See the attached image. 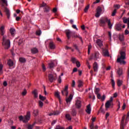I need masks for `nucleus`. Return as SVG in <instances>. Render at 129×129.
Returning <instances> with one entry per match:
<instances>
[{
	"instance_id": "1",
	"label": "nucleus",
	"mask_w": 129,
	"mask_h": 129,
	"mask_svg": "<svg viewBox=\"0 0 129 129\" xmlns=\"http://www.w3.org/2000/svg\"><path fill=\"white\" fill-rule=\"evenodd\" d=\"M1 1H2L1 5L2 7V9L3 10L4 12L6 13V15L7 16V18L9 19L10 18L11 13L9 9H8L7 7H6V6L7 7L8 6V4L7 3V0H1Z\"/></svg>"
},
{
	"instance_id": "2",
	"label": "nucleus",
	"mask_w": 129,
	"mask_h": 129,
	"mask_svg": "<svg viewBox=\"0 0 129 129\" xmlns=\"http://www.w3.org/2000/svg\"><path fill=\"white\" fill-rule=\"evenodd\" d=\"M7 36H4L3 38V45L5 46V48L8 49L10 47V41L7 40Z\"/></svg>"
},
{
	"instance_id": "3",
	"label": "nucleus",
	"mask_w": 129,
	"mask_h": 129,
	"mask_svg": "<svg viewBox=\"0 0 129 129\" xmlns=\"http://www.w3.org/2000/svg\"><path fill=\"white\" fill-rule=\"evenodd\" d=\"M19 118L20 121H23L25 123L27 122L30 118V112H27V114L25 117L21 115Z\"/></svg>"
},
{
	"instance_id": "4",
	"label": "nucleus",
	"mask_w": 129,
	"mask_h": 129,
	"mask_svg": "<svg viewBox=\"0 0 129 129\" xmlns=\"http://www.w3.org/2000/svg\"><path fill=\"white\" fill-rule=\"evenodd\" d=\"M68 89L69 85H66L64 87V89L63 90H61V94L63 96L65 95L66 97H68L69 95Z\"/></svg>"
},
{
	"instance_id": "5",
	"label": "nucleus",
	"mask_w": 129,
	"mask_h": 129,
	"mask_svg": "<svg viewBox=\"0 0 129 129\" xmlns=\"http://www.w3.org/2000/svg\"><path fill=\"white\" fill-rule=\"evenodd\" d=\"M120 56L117 58V62H119V61L120 60V59H121L122 60H125V59L126 54L124 51H121L120 52Z\"/></svg>"
},
{
	"instance_id": "6",
	"label": "nucleus",
	"mask_w": 129,
	"mask_h": 129,
	"mask_svg": "<svg viewBox=\"0 0 129 129\" xmlns=\"http://www.w3.org/2000/svg\"><path fill=\"white\" fill-rule=\"evenodd\" d=\"M73 96L72 94H70L69 97L66 98V102L67 104L68 105V106H70V105L71 104V102L73 99Z\"/></svg>"
},
{
	"instance_id": "7",
	"label": "nucleus",
	"mask_w": 129,
	"mask_h": 129,
	"mask_svg": "<svg viewBox=\"0 0 129 129\" xmlns=\"http://www.w3.org/2000/svg\"><path fill=\"white\" fill-rule=\"evenodd\" d=\"M113 101V97H111L110 99L107 101V102L105 104V108L106 109L109 108V107L111 106V103Z\"/></svg>"
},
{
	"instance_id": "8",
	"label": "nucleus",
	"mask_w": 129,
	"mask_h": 129,
	"mask_svg": "<svg viewBox=\"0 0 129 129\" xmlns=\"http://www.w3.org/2000/svg\"><path fill=\"white\" fill-rule=\"evenodd\" d=\"M101 26H104L105 25V23L108 21V19L107 18H101L100 20Z\"/></svg>"
},
{
	"instance_id": "9",
	"label": "nucleus",
	"mask_w": 129,
	"mask_h": 129,
	"mask_svg": "<svg viewBox=\"0 0 129 129\" xmlns=\"http://www.w3.org/2000/svg\"><path fill=\"white\" fill-rule=\"evenodd\" d=\"M96 10H97V12L95 15V17L96 18H99L101 15V13L102 11V9L101 8V7H100V6H98V7H97Z\"/></svg>"
},
{
	"instance_id": "10",
	"label": "nucleus",
	"mask_w": 129,
	"mask_h": 129,
	"mask_svg": "<svg viewBox=\"0 0 129 129\" xmlns=\"http://www.w3.org/2000/svg\"><path fill=\"white\" fill-rule=\"evenodd\" d=\"M48 77V80L50 83H53L54 81H56V78L54 77L52 74H49Z\"/></svg>"
},
{
	"instance_id": "11",
	"label": "nucleus",
	"mask_w": 129,
	"mask_h": 129,
	"mask_svg": "<svg viewBox=\"0 0 129 129\" xmlns=\"http://www.w3.org/2000/svg\"><path fill=\"white\" fill-rule=\"evenodd\" d=\"M76 108L78 109H80L81 108L82 106V103H81V101L79 100H77L76 101Z\"/></svg>"
},
{
	"instance_id": "12",
	"label": "nucleus",
	"mask_w": 129,
	"mask_h": 129,
	"mask_svg": "<svg viewBox=\"0 0 129 129\" xmlns=\"http://www.w3.org/2000/svg\"><path fill=\"white\" fill-rule=\"evenodd\" d=\"M48 46H49V48L51 49H54L55 48V45L52 42H49Z\"/></svg>"
},
{
	"instance_id": "13",
	"label": "nucleus",
	"mask_w": 129,
	"mask_h": 129,
	"mask_svg": "<svg viewBox=\"0 0 129 129\" xmlns=\"http://www.w3.org/2000/svg\"><path fill=\"white\" fill-rule=\"evenodd\" d=\"M60 113V111H55V112H53V113H50L48 114V116H51L52 115H58Z\"/></svg>"
},
{
	"instance_id": "14",
	"label": "nucleus",
	"mask_w": 129,
	"mask_h": 129,
	"mask_svg": "<svg viewBox=\"0 0 129 129\" xmlns=\"http://www.w3.org/2000/svg\"><path fill=\"white\" fill-rule=\"evenodd\" d=\"M117 74L119 77L122 75L123 72H122V68H118V70L117 71Z\"/></svg>"
},
{
	"instance_id": "15",
	"label": "nucleus",
	"mask_w": 129,
	"mask_h": 129,
	"mask_svg": "<svg viewBox=\"0 0 129 129\" xmlns=\"http://www.w3.org/2000/svg\"><path fill=\"white\" fill-rule=\"evenodd\" d=\"M124 119H125V116H123L122 118V120L121 121V124H120V129H124Z\"/></svg>"
},
{
	"instance_id": "16",
	"label": "nucleus",
	"mask_w": 129,
	"mask_h": 129,
	"mask_svg": "<svg viewBox=\"0 0 129 129\" xmlns=\"http://www.w3.org/2000/svg\"><path fill=\"white\" fill-rule=\"evenodd\" d=\"M66 35L68 39H70L71 38L70 34H72V32L69 30H67L66 31Z\"/></svg>"
},
{
	"instance_id": "17",
	"label": "nucleus",
	"mask_w": 129,
	"mask_h": 129,
	"mask_svg": "<svg viewBox=\"0 0 129 129\" xmlns=\"http://www.w3.org/2000/svg\"><path fill=\"white\" fill-rule=\"evenodd\" d=\"M86 112L89 114H90V113H91V108L90 107V104L87 106V109L86 110Z\"/></svg>"
},
{
	"instance_id": "18",
	"label": "nucleus",
	"mask_w": 129,
	"mask_h": 129,
	"mask_svg": "<svg viewBox=\"0 0 129 129\" xmlns=\"http://www.w3.org/2000/svg\"><path fill=\"white\" fill-rule=\"evenodd\" d=\"M123 22L125 24H127V28H129V18H126L125 17L123 18Z\"/></svg>"
},
{
	"instance_id": "19",
	"label": "nucleus",
	"mask_w": 129,
	"mask_h": 129,
	"mask_svg": "<svg viewBox=\"0 0 129 129\" xmlns=\"http://www.w3.org/2000/svg\"><path fill=\"white\" fill-rule=\"evenodd\" d=\"M31 50L32 54H37L39 51L38 49L36 47L32 48Z\"/></svg>"
},
{
	"instance_id": "20",
	"label": "nucleus",
	"mask_w": 129,
	"mask_h": 129,
	"mask_svg": "<svg viewBox=\"0 0 129 129\" xmlns=\"http://www.w3.org/2000/svg\"><path fill=\"white\" fill-rule=\"evenodd\" d=\"M0 33H1V35H2V36H4L5 33V27L4 26H2L0 28Z\"/></svg>"
},
{
	"instance_id": "21",
	"label": "nucleus",
	"mask_w": 129,
	"mask_h": 129,
	"mask_svg": "<svg viewBox=\"0 0 129 129\" xmlns=\"http://www.w3.org/2000/svg\"><path fill=\"white\" fill-rule=\"evenodd\" d=\"M94 57L95 59H99V58H100V54L99 53V52L95 51V53H94Z\"/></svg>"
},
{
	"instance_id": "22",
	"label": "nucleus",
	"mask_w": 129,
	"mask_h": 129,
	"mask_svg": "<svg viewBox=\"0 0 129 129\" xmlns=\"http://www.w3.org/2000/svg\"><path fill=\"white\" fill-rule=\"evenodd\" d=\"M93 69H94V71L95 72H97V70H98V64L96 62H95L93 64Z\"/></svg>"
},
{
	"instance_id": "23",
	"label": "nucleus",
	"mask_w": 129,
	"mask_h": 129,
	"mask_svg": "<svg viewBox=\"0 0 129 129\" xmlns=\"http://www.w3.org/2000/svg\"><path fill=\"white\" fill-rule=\"evenodd\" d=\"M55 97H56L58 98V99L59 100V103H61V97H60V95H59V92H56L55 93Z\"/></svg>"
},
{
	"instance_id": "24",
	"label": "nucleus",
	"mask_w": 129,
	"mask_h": 129,
	"mask_svg": "<svg viewBox=\"0 0 129 129\" xmlns=\"http://www.w3.org/2000/svg\"><path fill=\"white\" fill-rule=\"evenodd\" d=\"M54 63L52 61L48 63V68L49 69H52L54 68Z\"/></svg>"
},
{
	"instance_id": "25",
	"label": "nucleus",
	"mask_w": 129,
	"mask_h": 129,
	"mask_svg": "<svg viewBox=\"0 0 129 129\" xmlns=\"http://www.w3.org/2000/svg\"><path fill=\"white\" fill-rule=\"evenodd\" d=\"M73 37H74L75 38H78L81 40L82 43L84 42V41L83 40V39H82V37H81L80 35H74Z\"/></svg>"
},
{
	"instance_id": "26",
	"label": "nucleus",
	"mask_w": 129,
	"mask_h": 129,
	"mask_svg": "<svg viewBox=\"0 0 129 129\" xmlns=\"http://www.w3.org/2000/svg\"><path fill=\"white\" fill-rule=\"evenodd\" d=\"M8 64L10 67H12L14 66V62L12 59H9L8 61Z\"/></svg>"
},
{
	"instance_id": "27",
	"label": "nucleus",
	"mask_w": 129,
	"mask_h": 129,
	"mask_svg": "<svg viewBox=\"0 0 129 129\" xmlns=\"http://www.w3.org/2000/svg\"><path fill=\"white\" fill-rule=\"evenodd\" d=\"M32 93L33 95H34V98H37L38 93H37V90L35 89L33 90V91L32 92Z\"/></svg>"
},
{
	"instance_id": "28",
	"label": "nucleus",
	"mask_w": 129,
	"mask_h": 129,
	"mask_svg": "<svg viewBox=\"0 0 129 129\" xmlns=\"http://www.w3.org/2000/svg\"><path fill=\"white\" fill-rule=\"evenodd\" d=\"M10 32L12 36H14L15 33L16 32V30L14 28H11L10 30Z\"/></svg>"
},
{
	"instance_id": "29",
	"label": "nucleus",
	"mask_w": 129,
	"mask_h": 129,
	"mask_svg": "<svg viewBox=\"0 0 129 129\" xmlns=\"http://www.w3.org/2000/svg\"><path fill=\"white\" fill-rule=\"evenodd\" d=\"M115 29L117 30V31H120L121 30V26L120 24H117L116 26H115Z\"/></svg>"
},
{
	"instance_id": "30",
	"label": "nucleus",
	"mask_w": 129,
	"mask_h": 129,
	"mask_svg": "<svg viewBox=\"0 0 129 129\" xmlns=\"http://www.w3.org/2000/svg\"><path fill=\"white\" fill-rule=\"evenodd\" d=\"M77 110H76V109H72V115L73 116H75L77 115Z\"/></svg>"
},
{
	"instance_id": "31",
	"label": "nucleus",
	"mask_w": 129,
	"mask_h": 129,
	"mask_svg": "<svg viewBox=\"0 0 129 129\" xmlns=\"http://www.w3.org/2000/svg\"><path fill=\"white\" fill-rule=\"evenodd\" d=\"M103 53L104 54V56H107V57H109V51L107 49H104L103 50Z\"/></svg>"
},
{
	"instance_id": "32",
	"label": "nucleus",
	"mask_w": 129,
	"mask_h": 129,
	"mask_svg": "<svg viewBox=\"0 0 129 129\" xmlns=\"http://www.w3.org/2000/svg\"><path fill=\"white\" fill-rule=\"evenodd\" d=\"M96 43L99 47H101L102 46V42L100 39L97 40Z\"/></svg>"
},
{
	"instance_id": "33",
	"label": "nucleus",
	"mask_w": 129,
	"mask_h": 129,
	"mask_svg": "<svg viewBox=\"0 0 129 129\" xmlns=\"http://www.w3.org/2000/svg\"><path fill=\"white\" fill-rule=\"evenodd\" d=\"M50 11V8L48 6H45L44 8V12L45 13H48Z\"/></svg>"
},
{
	"instance_id": "34",
	"label": "nucleus",
	"mask_w": 129,
	"mask_h": 129,
	"mask_svg": "<svg viewBox=\"0 0 129 129\" xmlns=\"http://www.w3.org/2000/svg\"><path fill=\"white\" fill-rule=\"evenodd\" d=\"M118 63H120V64L125 65L126 64V61L124 59H120L119 61H117Z\"/></svg>"
},
{
	"instance_id": "35",
	"label": "nucleus",
	"mask_w": 129,
	"mask_h": 129,
	"mask_svg": "<svg viewBox=\"0 0 129 129\" xmlns=\"http://www.w3.org/2000/svg\"><path fill=\"white\" fill-rule=\"evenodd\" d=\"M19 61L21 63H25L26 59L24 57H20L19 58Z\"/></svg>"
},
{
	"instance_id": "36",
	"label": "nucleus",
	"mask_w": 129,
	"mask_h": 129,
	"mask_svg": "<svg viewBox=\"0 0 129 129\" xmlns=\"http://www.w3.org/2000/svg\"><path fill=\"white\" fill-rule=\"evenodd\" d=\"M71 61L73 64H76L78 60V59L75 57H72L71 58Z\"/></svg>"
},
{
	"instance_id": "37",
	"label": "nucleus",
	"mask_w": 129,
	"mask_h": 129,
	"mask_svg": "<svg viewBox=\"0 0 129 129\" xmlns=\"http://www.w3.org/2000/svg\"><path fill=\"white\" fill-rule=\"evenodd\" d=\"M78 87L81 88L83 86V82L82 80H79L78 81Z\"/></svg>"
},
{
	"instance_id": "38",
	"label": "nucleus",
	"mask_w": 129,
	"mask_h": 129,
	"mask_svg": "<svg viewBox=\"0 0 129 129\" xmlns=\"http://www.w3.org/2000/svg\"><path fill=\"white\" fill-rule=\"evenodd\" d=\"M33 114H34L35 116H37L39 114L38 110H33Z\"/></svg>"
},
{
	"instance_id": "39",
	"label": "nucleus",
	"mask_w": 129,
	"mask_h": 129,
	"mask_svg": "<svg viewBox=\"0 0 129 129\" xmlns=\"http://www.w3.org/2000/svg\"><path fill=\"white\" fill-rule=\"evenodd\" d=\"M39 99L40 100L44 101L46 99V97L42 96L41 94L39 95Z\"/></svg>"
},
{
	"instance_id": "40",
	"label": "nucleus",
	"mask_w": 129,
	"mask_h": 129,
	"mask_svg": "<svg viewBox=\"0 0 129 129\" xmlns=\"http://www.w3.org/2000/svg\"><path fill=\"white\" fill-rule=\"evenodd\" d=\"M38 105H39V107L42 108L43 106V101H42L41 100H39L38 101Z\"/></svg>"
},
{
	"instance_id": "41",
	"label": "nucleus",
	"mask_w": 129,
	"mask_h": 129,
	"mask_svg": "<svg viewBox=\"0 0 129 129\" xmlns=\"http://www.w3.org/2000/svg\"><path fill=\"white\" fill-rule=\"evenodd\" d=\"M90 129H98V126L96 125L95 127H94V124L93 123H92L91 124L90 126Z\"/></svg>"
},
{
	"instance_id": "42",
	"label": "nucleus",
	"mask_w": 129,
	"mask_h": 129,
	"mask_svg": "<svg viewBox=\"0 0 129 129\" xmlns=\"http://www.w3.org/2000/svg\"><path fill=\"white\" fill-rule=\"evenodd\" d=\"M91 48H92V46H91V44L88 45V55H89V54H90V49H91Z\"/></svg>"
},
{
	"instance_id": "43",
	"label": "nucleus",
	"mask_w": 129,
	"mask_h": 129,
	"mask_svg": "<svg viewBox=\"0 0 129 129\" xmlns=\"http://www.w3.org/2000/svg\"><path fill=\"white\" fill-rule=\"evenodd\" d=\"M122 81H121L120 80H118L117 81V84L118 87H120L121 86V85H122Z\"/></svg>"
},
{
	"instance_id": "44",
	"label": "nucleus",
	"mask_w": 129,
	"mask_h": 129,
	"mask_svg": "<svg viewBox=\"0 0 129 129\" xmlns=\"http://www.w3.org/2000/svg\"><path fill=\"white\" fill-rule=\"evenodd\" d=\"M118 38H119V39L121 41H123V40H124V37H123V35H119Z\"/></svg>"
},
{
	"instance_id": "45",
	"label": "nucleus",
	"mask_w": 129,
	"mask_h": 129,
	"mask_svg": "<svg viewBox=\"0 0 129 129\" xmlns=\"http://www.w3.org/2000/svg\"><path fill=\"white\" fill-rule=\"evenodd\" d=\"M66 119H67L69 120H72V118H71V116L69 114H66Z\"/></svg>"
},
{
	"instance_id": "46",
	"label": "nucleus",
	"mask_w": 129,
	"mask_h": 129,
	"mask_svg": "<svg viewBox=\"0 0 129 129\" xmlns=\"http://www.w3.org/2000/svg\"><path fill=\"white\" fill-rule=\"evenodd\" d=\"M77 68H80L81 66L80 62L78 60L77 62L75 63Z\"/></svg>"
},
{
	"instance_id": "47",
	"label": "nucleus",
	"mask_w": 129,
	"mask_h": 129,
	"mask_svg": "<svg viewBox=\"0 0 129 129\" xmlns=\"http://www.w3.org/2000/svg\"><path fill=\"white\" fill-rule=\"evenodd\" d=\"M107 23H108V26H109V29H111L112 25H111L110 20H108V22H107Z\"/></svg>"
},
{
	"instance_id": "48",
	"label": "nucleus",
	"mask_w": 129,
	"mask_h": 129,
	"mask_svg": "<svg viewBox=\"0 0 129 129\" xmlns=\"http://www.w3.org/2000/svg\"><path fill=\"white\" fill-rule=\"evenodd\" d=\"M116 12H117V9H114V10H113L112 13V15L111 16L114 17L115 16V14L116 13Z\"/></svg>"
},
{
	"instance_id": "49",
	"label": "nucleus",
	"mask_w": 129,
	"mask_h": 129,
	"mask_svg": "<svg viewBox=\"0 0 129 129\" xmlns=\"http://www.w3.org/2000/svg\"><path fill=\"white\" fill-rule=\"evenodd\" d=\"M111 81L112 86L113 88L114 89V86H115V82H114L113 79H111Z\"/></svg>"
},
{
	"instance_id": "50",
	"label": "nucleus",
	"mask_w": 129,
	"mask_h": 129,
	"mask_svg": "<svg viewBox=\"0 0 129 129\" xmlns=\"http://www.w3.org/2000/svg\"><path fill=\"white\" fill-rule=\"evenodd\" d=\"M100 91V89L99 88H96L95 90V93L96 94H98L99 92Z\"/></svg>"
},
{
	"instance_id": "51",
	"label": "nucleus",
	"mask_w": 129,
	"mask_h": 129,
	"mask_svg": "<svg viewBox=\"0 0 129 129\" xmlns=\"http://www.w3.org/2000/svg\"><path fill=\"white\" fill-rule=\"evenodd\" d=\"M89 9V5H87V6L86 7L85 9H84V12L85 13L87 12V11H88Z\"/></svg>"
},
{
	"instance_id": "52",
	"label": "nucleus",
	"mask_w": 129,
	"mask_h": 129,
	"mask_svg": "<svg viewBox=\"0 0 129 129\" xmlns=\"http://www.w3.org/2000/svg\"><path fill=\"white\" fill-rule=\"evenodd\" d=\"M55 129H64V128H63V127H61V126H59V125H56Z\"/></svg>"
},
{
	"instance_id": "53",
	"label": "nucleus",
	"mask_w": 129,
	"mask_h": 129,
	"mask_svg": "<svg viewBox=\"0 0 129 129\" xmlns=\"http://www.w3.org/2000/svg\"><path fill=\"white\" fill-rule=\"evenodd\" d=\"M58 83L59 84H61V76H59L58 79L57 80Z\"/></svg>"
},
{
	"instance_id": "54",
	"label": "nucleus",
	"mask_w": 129,
	"mask_h": 129,
	"mask_svg": "<svg viewBox=\"0 0 129 129\" xmlns=\"http://www.w3.org/2000/svg\"><path fill=\"white\" fill-rule=\"evenodd\" d=\"M100 99L102 101H104V100L105 99V95H103L102 97H101Z\"/></svg>"
},
{
	"instance_id": "55",
	"label": "nucleus",
	"mask_w": 129,
	"mask_h": 129,
	"mask_svg": "<svg viewBox=\"0 0 129 129\" xmlns=\"http://www.w3.org/2000/svg\"><path fill=\"white\" fill-rule=\"evenodd\" d=\"M73 46L75 48V49H76L77 50H78V51L79 50V48H78V46H77V45L76 44H74V45H73Z\"/></svg>"
},
{
	"instance_id": "56",
	"label": "nucleus",
	"mask_w": 129,
	"mask_h": 129,
	"mask_svg": "<svg viewBox=\"0 0 129 129\" xmlns=\"http://www.w3.org/2000/svg\"><path fill=\"white\" fill-rule=\"evenodd\" d=\"M23 96H25L27 94V91L26 89L22 93Z\"/></svg>"
},
{
	"instance_id": "57",
	"label": "nucleus",
	"mask_w": 129,
	"mask_h": 129,
	"mask_svg": "<svg viewBox=\"0 0 129 129\" xmlns=\"http://www.w3.org/2000/svg\"><path fill=\"white\" fill-rule=\"evenodd\" d=\"M3 66L2 64H0V73L2 74V69H3Z\"/></svg>"
},
{
	"instance_id": "58",
	"label": "nucleus",
	"mask_w": 129,
	"mask_h": 129,
	"mask_svg": "<svg viewBox=\"0 0 129 129\" xmlns=\"http://www.w3.org/2000/svg\"><path fill=\"white\" fill-rule=\"evenodd\" d=\"M97 95V97L98 98V99H101V95L99 93L96 94Z\"/></svg>"
},
{
	"instance_id": "59",
	"label": "nucleus",
	"mask_w": 129,
	"mask_h": 129,
	"mask_svg": "<svg viewBox=\"0 0 129 129\" xmlns=\"http://www.w3.org/2000/svg\"><path fill=\"white\" fill-rule=\"evenodd\" d=\"M41 34V31H36V35L39 36Z\"/></svg>"
},
{
	"instance_id": "60",
	"label": "nucleus",
	"mask_w": 129,
	"mask_h": 129,
	"mask_svg": "<svg viewBox=\"0 0 129 129\" xmlns=\"http://www.w3.org/2000/svg\"><path fill=\"white\" fill-rule=\"evenodd\" d=\"M120 103L119 102V101H118V109H117V111H118V110L120 109Z\"/></svg>"
},
{
	"instance_id": "61",
	"label": "nucleus",
	"mask_w": 129,
	"mask_h": 129,
	"mask_svg": "<svg viewBox=\"0 0 129 129\" xmlns=\"http://www.w3.org/2000/svg\"><path fill=\"white\" fill-rule=\"evenodd\" d=\"M57 11V8H54L53 9H52V12H53L54 13H56Z\"/></svg>"
},
{
	"instance_id": "62",
	"label": "nucleus",
	"mask_w": 129,
	"mask_h": 129,
	"mask_svg": "<svg viewBox=\"0 0 129 129\" xmlns=\"http://www.w3.org/2000/svg\"><path fill=\"white\" fill-rule=\"evenodd\" d=\"M114 8H117V9L120 8V5H114Z\"/></svg>"
},
{
	"instance_id": "63",
	"label": "nucleus",
	"mask_w": 129,
	"mask_h": 129,
	"mask_svg": "<svg viewBox=\"0 0 129 129\" xmlns=\"http://www.w3.org/2000/svg\"><path fill=\"white\" fill-rule=\"evenodd\" d=\"M33 125H30L28 126V129H33Z\"/></svg>"
},
{
	"instance_id": "64",
	"label": "nucleus",
	"mask_w": 129,
	"mask_h": 129,
	"mask_svg": "<svg viewBox=\"0 0 129 129\" xmlns=\"http://www.w3.org/2000/svg\"><path fill=\"white\" fill-rule=\"evenodd\" d=\"M129 33V31L127 30H125V34L127 35Z\"/></svg>"
}]
</instances>
